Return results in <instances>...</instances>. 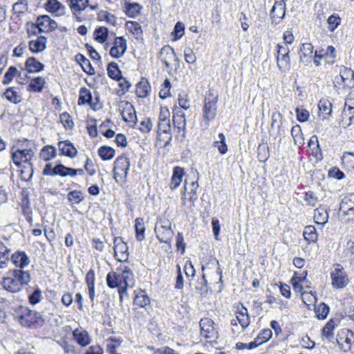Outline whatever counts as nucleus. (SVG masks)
I'll use <instances>...</instances> for the list:
<instances>
[{"instance_id":"1","label":"nucleus","mask_w":354,"mask_h":354,"mask_svg":"<svg viewBox=\"0 0 354 354\" xmlns=\"http://www.w3.org/2000/svg\"><path fill=\"white\" fill-rule=\"evenodd\" d=\"M169 116L170 112L169 109L166 107H160L158 116L157 133L159 139L160 140H165L163 147L165 148L169 145L172 140V135L171 133V127Z\"/></svg>"},{"instance_id":"2","label":"nucleus","mask_w":354,"mask_h":354,"mask_svg":"<svg viewBox=\"0 0 354 354\" xmlns=\"http://www.w3.org/2000/svg\"><path fill=\"white\" fill-rule=\"evenodd\" d=\"M17 321L24 327H36L41 321L39 313L27 307L21 306L17 313Z\"/></svg>"},{"instance_id":"3","label":"nucleus","mask_w":354,"mask_h":354,"mask_svg":"<svg viewBox=\"0 0 354 354\" xmlns=\"http://www.w3.org/2000/svg\"><path fill=\"white\" fill-rule=\"evenodd\" d=\"M201 336L205 339H210V343H216L219 337L218 324L209 317L202 318L199 322Z\"/></svg>"},{"instance_id":"4","label":"nucleus","mask_w":354,"mask_h":354,"mask_svg":"<svg viewBox=\"0 0 354 354\" xmlns=\"http://www.w3.org/2000/svg\"><path fill=\"white\" fill-rule=\"evenodd\" d=\"M157 239L162 243L171 244L174 232L171 229V223L169 220L160 219L155 227Z\"/></svg>"},{"instance_id":"5","label":"nucleus","mask_w":354,"mask_h":354,"mask_svg":"<svg viewBox=\"0 0 354 354\" xmlns=\"http://www.w3.org/2000/svg\"><path fill=\"white\" fill-rule=\"evenodd\" d=\"M129 160L125 155L118 157L114 162L113 177L116 182H124L129 169Z\"/></svg>"},{"instance_id":"6","label":"nucleus","mask_w":354,"mask_h":354,"mask_svg":"<svg viewBox=\"0 0 354 354\" xmlns=\"http://www.w3.org/2000/svg\"><path fill=\"white\" fill-rule=\"evenodd\" d=\"M160 57L168 70H171L173 68L177 70L180 67V61L174 48L169 45L164 46L161 48Z\"/></svg>"},{"instance_id":"7","label":"nucleus","mask_w":354,"mask_h":354,"mask_svg":"<svg viewBox=\"0 0 354 354\" xmlns=\"http://www.w3.org/2000/svg\"><path fill=\"white\" fill-rule=\"evenodd\" d=\"M331 284L335 288H343L348 283V277L340 264H335L330 271Z\"/></svg>"},{"instance_id":"8","label":"nucleus","mask_w":354,"mask_h":354,"mask_svg":"<svg viewBox=\"0 0 354 354\" xmlns=\"http://www.w3.org/2000/svg\"><path fill=\"white\" fill-rule=\"evenodd\" d=\"M217 98L212 95L206 97L204 100L203 117L207 126L213 120L216 115Z\"/></svg>"},{"instance_id":"9","label":"nucleus","mask_w":354,"mask_h":354,"mask_svg":"<svg viewBox=\"0 0 354 354\" xmlns=\"http://www.w3.org/2000/svg\"><path fill=\"white\" fill-rule=\"evenodd\" d=\"M68 6L73 15L80 14L81 12L89 8L91 10H95L98 4L91 0H68Z\"/></svg>"},{"instance_id":"10","label":"nucleus","mask_w":354,"mask_h":354,"mask_svg":"<svg viewBox=\"0 0 354 354\" xmlns=\"http://www.w3.org/2000/svg\"><path fill=\"white\" fill-rule=\"evenodd\" d=\"M34 152L31 149H16L11 152V158L16 166H20L22 162L25 164L32 163V158Z\"/></svg>"},{"instance_id":"11","label":"nucleus","mask_w":354,"mask_h":354,"mask_svg":"<svg viewBox=\"0 0 354 354\" xmlns=\"http://www.w3.org/2000/svg\"><path fill=\"white\" fill-rule=\"evenodd\" d=\"M114 257L120 262H127L129 258L127 244L122 237H115L113 241Z\"/></svg>"},{"instance_id":"12","label":"nucleus","mask_w":354,"mask_h":354,"mask_svg":"<svg viewBox=\"0 0 354 354\" xmlns=\"http://www.w3.org/2000/svg\"><path fill=\"white\" fill-rule=\"evenodd\" d=\"M127 40L124 37H117L111 48L109 54L114 58H120L124 55L127 50Z\"/></svg>"},{"instance_id":"13","label":"nucleus","mask_w":354,"mask_h":354,"mask_svg":"<svg viewBox=\"0 0 354 354\" xmlns=\"http://www.w3.org/2000/svg\"><path fill=\"white\" fill-rule=\"evenodd\" d=\"M277 47V66L280 70H288L290 66L289 50L280 45H278Z\"/></svg>"},{"instance_id":"14","label":"nucleus","mask_w":354,"mask_h":354,"mask_svg":"<svg viewBox=\"0 0 354 354\" xmlns=\"http://www.w3.org/2000/svg\"><path fill=\"white\" fill-rule=\"evenodd\" d=\"M173 124L174 128L178 129V132L183 133L185 137L186 130L185 115L180 109H176L173 115Z\"/></svg>"},{"instance_id":"15","label":"nucleus","mask_w":354,"mask_h":354,"mask_svg":"<svg viewBox=\"0 0 354 354\" xmlns=\"http://www.w3.org/2000/svg\"><path fill=\"white\" fill-rule=\"evenodd\" d=\"M11 262L17 268L22 270L29 265L30 261L28 256L24 251H17L11 255Z\"/></svg>"},{"instance_id":"16","label":"nucleus","mask_w":354,"mask_h":354,"mask_svg":"<svg viewBox=\"0 0 354 354\" xmlns=\"http://www.w3.org/2000/svg\"><path fill=\"white\" fill-rule=\"evenodd\" d=\"M19 286L23 288L30 281L31 277L28 271H24L21 269H15L9 272Z\"/></svg>"},{"instance_id":"17","label":"nucleus","mask_w":354,"mask_h":354,"mask_svg":"<svg viewBox=\"0 0 354 354\" xmlns=\"http://www.w3.org/2000/svg\"><path fill=\"white\" fill-rule=\"evenodd\" d=\"M115 272L122 275L124 284H125L126 286L134 285V274L132 270L129 267L125 265H120L116 269Z\"/></svg>"},{"instance_id":"18","label":"nucleus","mask_w":354,"mask_h":354,"mask_svg":"<svg viewBox=\"0 0 354 354\" xmlns=\"http://www.w3.org/2000/svg\"><path fill=\"white\" fill-rule=\"evenodd\" d=\"M133 304L136 306L147 308L150 306L151 299L145 290H136Z\"/></svg>"},{"instance_id":"19","label":"nucleus","mask_w":354,"mask_h":354,"mask_svg":"<svg viewBox=\"0 0 354 354\" xmlns=\"http://www.w3.org/2000/svg\"><path fill=\"white\" fill-rule=\"evenodd\" d=\"M46 10L55 16H62L65 13V6L57 0H48L45 3Z\"/></svg>"},{"instance_id":"20","label":"nucleus","mask_w":354,"mask_h":354,"mask_svg":"<svg viewBox=\"0 0 354 354\" xmlns=\"http://www.w3.org/2000/svg\"><path fill=\"white\" fill-rule=\"evenodd\" d=\"M286 13V4L283 1L275 2L270 10V17L272 21L277 23V20L283 19Z\"/></svg>"},{"instance_id":"21","label":"nucleus","mask_w":354,"mask_h":354,"mask_svg":"<svg viewBox=\"0 0 354 354\" xmlns=\"http://www.w3.org/2000/svg\"><path fill=\"white\" fill-rule=\"evenodd\" d=\"M46 38L43 36L37 37L28 43L29 50L33 53L43 52L46 48Z\"/></svg>"},{"instance_id":"22","label":"nucleus","mask_w":354,"mask_h":354,"mask_svg":"<svg viewBox=\"0 0 354 354\" xmlns=\"http://www.w3.org/2000/svg\"><path fill=\"white\" fill-rule=\"evenodd\" d=\"M1 285L4 290L11 293L19 292L22 290L10 273L8 277H3Z\"/></svg>"},{"instance_id":"23","label":"nucleus","mask_w":354,"mask_h":354,"mask_svg":"<svg viewBox=\"0 0 354 354\" xmlns=\"http://www.w3.org/2000/svg\"><path fill=\"white\" fill-rule=\"evenodd\" d=\"M344 337H339L337 342L342 345V349L344 352H348L351 349V346L354 340V333L352 330H346L342 332Z\"/></svg>"},{"instance_id":"24","label":"nucleus","mask_w":354,"mask_h":354,"mask_svg":"<svg viewBox=\"0 0 354 354\" xmlns=\"http://www.w3.org/2000/svg\"><path fill=\"white\" fill-rule=\"evenodd\" d=\"M59 150L64 156L74 158L77 153L76 148L68 140L60 141L58 143Z\"/></svg>"},{"instance_id":"25","label":"nucleus","mask_w":354,"mask_h":354,"mask_svg":"<svg viewBox=\"0 0 354 354\" xmlns=\"http://www.w3.org/2000/svg\"><path fill=\"white\" fill-rule=\"evenodd\" d=\"M107 286L110 288H115L124 286L122 275L116 272H109L106 277Z\"/></svg>"},{"instance_id":"26","label":"nucleus","mask_w":354,"mask_h":354,"mask_svg":"<svg viewBox=\"0 0 354 354\" xmlns=\"http://www.w3.org/2000/svg\"><path fill=\"white\" fill-rule=\"evenodd\" d=\"M25 68L28 73H38L44 70V65L35 57H30L25 62Z\"/></svg>"},{"instance_id":"27","label":"nucleus","mask_w":354,"mask_h":354,"mask_svg":"<svg viewBox=\"0 0 354 354\" xmlns=\"http://www.w3.org/2000/svg\"><path fill=\"white\" fill-rule=\"evenodd\" d=\"M184 175V169L180 167H175L169 183L171 190L176 189L181 183Z\"/></svg>"},{"instance_id":"28","label":"nucleus","mask_w":354,"mask_h":354,"mask_svg":"<svg viewBox=\"0 0 354 354\" xmlns=\"http://www.w3.org/2000/svg\"><path fill=\"white\" fill-rule=\"evenodd\" d=\"M73 336L76 342L82 346H86L89 344L91 338L88 333L82 329H75L73 332Z\"/></svg>"},{"instance_id":"29","label":"nucleus","mask_w":354,"mask_h":354,"mask_svg":"<svg viewBox=\"0 0 354 354\" xmlns=\"http://www.w3.org/2000/svg\"><path fill=\"white\" fill-rule=\"evenodd\" d=\"M122 119L127 122H133L135 125L137 124V117L136 111L133 105L127 104L122 112Z\"/></svg>"},{"instance_id":"30","label":"nucleus","mask_w":354,"mask_h":354,"mask_svg":"<svg viewBox=\"0 0 354 354\" xmlns=\"http://www.w3.org/2000/svg\"><path fill=\"white\" fill-rule=\"evenodd\" d=\"M314 220L317 224L324 225L328 222V214L325 207H319L315 209Z\"/></svg>"},{"instance_id":"31","label":"nucleus","mask_w":354,"mask_h":354,"mask_svg":"<svg viewBox=\"0 0 354 354\" xmlns=\"http://www.w3.org/2000/svg\"><path fill=\"white\" fill-rule=\"evenodd\" d=\"M236 317L243 330H245L249 326L250 323V317L248 310L245 307L241 306V308L236 311Z\"/></svg>"},{"instance_id":"32","label":"nucleus","mask_w":354,"mask_h":354,"mask_svg":"<svg viewBox=\"0 0 354 354\" xmlns=\"http://www.w3.org/2000/svg\"><path fill=\"white\" fill-rule=\"evenodd\" d=\"M345 115L349 117V124L354 121V94L350 93L345 102L344 109Z\"/></svg>"},{"instance_id":"33","label":"nucleus","mask_w":354,"mask_h":354,"mask_svg":"<svg viewBox=\"0 0 354 354\" xmlns=\"http://www.w3.org/2000/svg\"><path fill=\"white\" fill-rule=\"evenodd\" d=\"M336 326L335 322L333 319H330L322 330V337L329 342H333L334 338L333 330Z\"/></svg>"},{"instance_id":"34","label":"nucleus","mask_w":354,"mask_h":354,"mask_svg":"<svg viewBox=\"0 0 354 354\" xmlns=\"http://www.w3.org/2000/svg\"><path fill=\"white\" fill-rule=\"evenodd\" d=\"M318 107L319 110V117L327 119L331 115L332 104L327 100L322 99L319 102Z\"/></svg>"},{"instance_id":"35","label":"nucleus","mask_w":354,"mask_h":354,"mask_svg":"<svg viewBox=\"0 0 354 354\" xmlns=\"http://www.w3.org/2000/svg\"><path fill=\"white\" fill-rule=\"evenodd\" d=\"M46 80L42 77H36L31 80L28 86V91L30 92L40 93L44 88Z\"/></svg>"},{"instance_id":"36","label":"nucleus","mask_w":354,"mask_h":354,"mask_svg":"<svg viewBox=\"0 0 354 354\" xmlns=\"http://www.w3.org/2000/svg\"><path fill=\"white\" fill-rule=\"evenodd\" d=\"M308 147L312 151V154L317 159L321 160L322 158V150L319 145L318 138L316 136H313L310 138L308 142Z\"/></svg>"},{"instance_id":"37","label":"nucleus","mask_w":354,"mask_h":354,"mask_svg":"<svg viewBox=\"0 0 354 354\" xmlns=\"http://www.w3.org/2000/svg\"><path fill=\"white\" fill-rule=\"evenodd\" d=\"M122 340L120 339L109 338L106 339V351L109 354H121L120 351Z\"/></svg>"},{"instance_id":"38","label":"nucleus","mask_w":354,"mask_h":354,"mask_svg":"<svg viewBox=\"0 0 354 354\" xmlns=\"http://www.w3.org/2000/svg\"><path fill=\"white\" fill-rule=\"evenodd\" d=\"M291 135L296 145L301 147L304 144V134L299 124H296L292 127Z\"/></svg>"},{"instance_id":"39","label":"nucleus","mask_w":354,"mask_h":354,"mask_svg":"<svg viewBox=\"0 0 354 354\" xmlns=\"http://www.w3.org/2000/svg\"><path fill=\"white\" fill-rule=\"evenodd\" d=\"M57 154L56 148L52 145L44 147L39 153V156L45 161H48L55 158Z\"/></svg>"},{"instance_id":"40","label":"nucleus","mask_w":354,"mask_h":354,"mask_svg":"<svg viewBox=\"0 0 354 354\" xmlns=\"http://www.w3.org/2000/svg\"><path fill=\"white\" fill-rule=\"evenodd\" d=\"M151 90L149 83L147 80H142L136 84V95L139 97H146Z\"/></svg>"},{"instance_id":"41","label":"nucleus","mask_w":354,"mask_h":354,"mask_svg":"<svg viewBox=\"0 0 354 354\" xmlns=\"http://www.w3.org/2000/svg\"><path fill=\"white\" fill-rule=\"evenodd\" d=\"M135 231L136 240L140 242L143 241L145 238V227L142 218H137L135 220Z\"/></svg>"},{"instance_id":"42","label":"nucleus","mask_w":354,"mask_h":354,"mask_svg":"<svg viewBox=\"0 0 354 354\" xmlns=\"http://www.w3.org/2000/svg\"><path fill=\"white\" fill-rule=\"evenodd\" d=\"M16 76L18 78L21 79V72L19 71L15 66H10L3 76V80H2L3 84H8L12 81L13 78Z\"/></svg>"},{"instance_id":"43","label":"nucleus","mask_w":354,"mask_h":354,"mask_svg":"<svg viewBox=\"0 0 354 354\" xmlns=\"http://www.w3.org/2000/svg\"><path fill=\"white\" fill-rule=\"evenodd\" d=\"M92 95L90 90L84 87L80 88L78 98L79 104H88L91 107L92 106Z\"/></svg>"},{"instance_id":"44","label":"nucleus","mask_w":354,"mask_h":354,"mask_svg":"<svg viewBox=\"0 0 354 354\" xmlns=\"http://www.w3.org/2000/svg\"><path fill=\"white\" fill-rule=\"evenodd\" d=\"M270 157L269 147L267 143L262 142L257 148V158L260 162H265Z\"/></svg>"},{"instance_id":"45","label":"nucleus","mask_w":354,"mask_h":354,"mask_svg":"<svg viewBox=\"0 0 354 354\" xmlns=\"http://www.w3.org/2000/svg\"><path fill=\"white\" fill-rule=\"evenodd\" d=\"M141 9L142 6L138 3H128L125 5V12L129 17H137Z\"/></svg>"},{"instance_id":"46","label":"nucleus","mask_w":354,"mask_h":354,"mask_svg":"<svg viewBox=\"0 0 354 354\" xmlns=\"http://www.w3.org/2000/svg\"><path fill=\"white\" fill-rule=\"evenodd\" d=\"M5 97L13 104H17L21 102V97L13 87L8 88L3 93Z\"/></svg>"},{"instance_id":"47","label":"nucleus","mask_w":354,"mask_h":354,"mask_svg":"<svg viewBox=\"0 0 354 354\" xmlns=\"http://www.w3.org/2000/svg\"><path fill=\"white\" fill-rule=\"evenodd\" d=\"M98 155L103 160H109L113 158L115 150L111 147L102 146L98 149Z\"/></svg>"},{"instance_id":"48","label":"nucleus","mask_w":354,"mask_h":354,"mask_svg":"<svg viewBox=\"0 0 354 354\" xmlns=\"http://www.w3.org/2000/svg\"><path fill=\"white\" fill-rule=\"evenodd\" d=\"M108 33V28L104 26H101L95 30L93 35L97 41L103 44L107 39Z\"/></svg>"},{"instance_id":"49","label":"nucleus","mask_w":354,"mask_h":354,"mask_svg":"<svg viewBox=\"0 0 354 354\" xmlns=\"http://www.w3.org/2000/svg\"><path fill=\"white\" fill-rule=\"evenodd\" d=\"M107 73L110 78L117 80L121 77V71L117 63L111 62L107 67Z\"/></svg>"},{"instance_id":"50","label":"nucleus","mask_w":354,"mask_h":354,"mask_svg":"<svg viewBox=\"0 0 354 354\" xmlns=\"http://www.w3.org/2000/svg\"><path fill=\"white\" fill-rule=\"evenodd\" d=\"M303 235L304 239L308 242H315L317 239L316 229L313 225L305 227Z\"/></svg>"},{"instance_id":"51","label":"nucleus","mask_w":354,"mask_h":354,"mask_svg":"<svg viewBox=\"0 0 354 354\" xmlns=\"http://www.w3.org/2000/svg\"><path fill=\"white\" fill-rule=\"evenodd\" d=\"M34 173L32 163L25 164L23 168L21 169L20 178L22 180H29Z\"/></svg>"},{"instance_id":"52","label":"nucleus","mask_w":354,"mask_h":354,"mask_svg":"<svg viewBox=\"0 0 354 354\" xmlns=\"http://www.w3.org/2000/svg\"><path fill=\"white\" fill-rule=\"evenodd\" d=\"M196 290L202 296L207 295L209 288L207 286V281L204 274L201 279L197 280Z\"/></svg>"},{"instance_id":"53","label":"nucleus","mask_w":354,"mask_h":354,"mask_svg":"<svg viewBox=\"0 0 354 354\" xmlns=\"http://www.w3.org/2000/svg\"><path fill=\"white\" fill-rule=\"evenodd\" d=\"M283 122V116L281 113L277 111L272 114V122L270 124V129H274L277 125L278 129V133L281 135V127Z\"/></svg>"},{"instance_id":"54","label":"nucleus","mask_w":354,"mask_h":354,"mask_svg":"<svg viewBox=\"0 0 354 354\" xmlns=\"http://www.w3.org/2000/svg\"><path fill=\"white\" fill-rule=\"evenodd\" d=\"M315 310L317 317L319 319H324L326 318L329 313L330 308L326 304L321 303L315 307Z\"/></svg>"},{"instance_id":"55","label":"nucleus","mask_w":354,"mask_h":354,"mask_svg":"<svg viewBox=\"0 0 354 354\" xmlns=\"http://www.w3.org/2000/svg\"><path fill=\"white\" fill-rule=\"evenodd\" d=\"M48 16L41 15L37 17V26L39 32H48Z\"/></svg>"},{"instance_id":"56","label":"nucleus","mask_w":354,"mask_h":354,"mask_svg":"<svg viewBox=\"0 0 354 354\" xmlns=\"http://www.w3.org/2000/svg\"><path fill=\"white\" fill-rule=\"evenodd\" d=\"M341 22V18L337 14H333L327 19L328 24V28L330 32H334L335 30L339 26Z\"/></svg>"},{"instance_id":"57","label":"nucleus","mask_w":354,"mask_h":354,"mask_svg":"<svg viewBox=\"0 0 354 354\" xmlns=\"http://www.w3.org/2000/svg\"><path fill=\"white\" fill-rule=\"evenodd\" d=\"M214 145L218 148V150L221 154H225L227 151V146L225 143L224 133H220L218 134V140L215 141Z\"/></svg>"},{"instance_id":"58","label":"nucleus","mask_w":354,"mask_h":354,"mask_svg":"<svg viewBox=\"0 0 354 354\" xmlns=\"http://www.w3.org/2000/svg\"><path fill=\"white\" fill-rule=\"evenodd\" d=\"M335 48L333 46H328L324 54L322 55L328 64H333L335 62Z\"/></svg>"},{"instance_id":"59","label":"nucleus","mask_w":354,"mask_h":354,"mask_svg":"<svg viewBox=\"0 0 354 354\" xmlns=\"http://www.w3.org/2000/svg\"><path fill=\"white\" fill-rule=\"evenodd\" d=\"M153 127L152 122L149 118H145L138 125V129L142 133H149Z\"/></svg>"},{"instance_id":"60","label":"nucleus","mask_w":354,"mask_h":354,"mask_svg":"<svg viewBox=\"0 0 354 354\" xmlns=\"http://www.w3.org/2000/svg\"><path fill=\"white\" fill-rule=\"evenodd\" d=\"M295 112L297 114V119L299 122H304L308 121L309 119L310 113L306 109L301 107H297L295 109Z\"/></svg>"},{"instance_id":"61","label":"nucleus","mask_w":354,"mask_h":354,"mask_svg":"<svg viewBox=\"0 0 354 354\" xmlns=\"http://www.w3.org/2000/svg\"><path fill=\"white\" fill-rule=\"evenodd\" d=\"M12 9L15 13H24L28 10V3L26 0H19L16 2L13 6Z\"/></svg>"},{"instance_id":"62","label":"nucleus","mask_w":354,"mask_h":354,"mask_svg":"<svg viewBox=\"0 0 354 354\" xmlns=\"http://www.w3.org/2000/svg\"><path fill=\"white\" fill-rule=\"evenodd\" d=\"M170 88H171V83L169 80V79H165L162 85V88L159 93V96L162 99H165L170 95Z\"/></svg>"},{"instance_id":"63","label":"nucleus","mask_w":354,"mask_h":354,"mask_svg":"<svg viewBox=\"0 0 354 354\" xmlns=\"http://www.w3.org/2000/svg\"><path fill=\"white\" fill-rule=\"evenodd\" d=\"M128 28L131 32L138 37L142 33L141 26L136 21H129L127 23Z\"/></svg>"},{"instance_id":"64","label":"nucleus","mask_w":354,"mask_h":354,"mask_svg":"<svg viewBox=\"0 0 354 354\" xmlns=\"http://www.w3.org/2000/svg\"><path fill=\"white\" fill-rule=\"evenodd\" d=\"M185 33V26L181 22H177L175 25L173 34L174 35V40L180 39Z\"/></svg>"}]
</instances>
